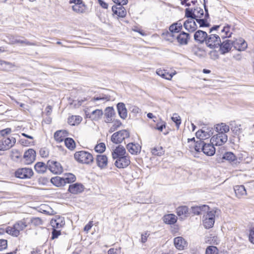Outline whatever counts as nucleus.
<instances>
[{
	"label": "nucleus",
	"instance_id": "1",
	"mask_svg": "<svg viewBox=\"0 0 254 254\" xmlns=\"http://www.w3.org/2000/svg\"><path fill=\"white\" fill-rule=\"evenodd\" d=\"M27 219H23L17 221L12 227L8 226L5 229V232L13 237H17L20 231H23L27 226Z\"/></svg>",
	"mask_w": 254,
	"mask_h": 254
},
{
	"label": "nucleus",
	"instance_id": "2",
	"mask_svg": "<svg viewBox=\"0 0 254 254\" xmlns=\"http://www.w3.org/2000/svg\"><path fill=\"white\" fill-rule=\"evenodd\" d=\"M74 157L77 162L82 164H90L94 160L91 153L83 150L76 151L74 153Z\"/></svg>",
	"mask_w": 254,
	"mask_h": 254
},
{
	"label": "nucleus",
	"instance_id": "3",
	"mask_svg": "<svg viewBox=\"0 0 254 254\" xmlns=\"http://www.w3.org/2000/svg\"><path fill=\"white\" fill-rule=\"evenodd\" d=\"M206 214H203V224L206 229H209L213 227L215 222V215L216 211L213 209H210L206 211Z\"/></svg>",
	"mask_w": 254,
	"mask_h": 254
},
{
	"label": "nucleus",
	"instance_id": "4",
	"mask_svg": "<svg viewBox=\"0 0 254 254\" xmlns=\"http://www.w3.org/2000/svg\"><path fill=\"white\" fill-rule=\"evenodd\" d=\"M221 37L216 34L207 35L205 42L206 45L210 49L218 48L221 43Z\"/></svg>",
	"mask_w": 254,
	"mask_h": 254
},
{
	"label": "nucleus",
	"instance_id": "5",
	"mask_svg": "<svg viewBox=\"0 0 254 254\" xmlns=\"http://www.w3.org/2000/svg\"><path fill=\"white\" fill-rule=\"evenodd\" d=\"M185 16L187 18H202L204 15L203 10L200 7L194 8H186L185 9Z\"/></svg>",
	"mask_w": 254,
	"mask_h": 254
},
{
	"label": "nucleus",
	"instance_id": "6",
	"mask_svg": "<svg viewBox=\"0 0 254 254\" xmlns=\"http://www.w3.org/2000/svg\"><path fill=\"white\" fill-rule=\"evenodd\" d=\"M129 136V132L126 129H123L114 133L111 136V140L113 143L118 144Z\"/></svg>",
	"mask_w": 254,
	"mask_h": 254
},
{
	"label": "nucleus",
	"instance_id": "7",
	"mask_svg": "<svg viewBox=\"0 0 254 254\" xmlns=\"http://www.w3.org/2000/svg\"><path fill=\"white\" fill-rule=\"evenodd\" d=\"M33 175L32 169L29 168H19L15 172V177L21 179H30Z\"/></svg>",
	"mask_w": 254,
	"mask_h": 254
},
{
	"label": "nucleus",
	"instance_id": "8",
	"mask_svg": "<svg viewBox=\"0 0 254 254\" xmlns=\"http://www.w3.org/2000/svg\"><path fill=\"white\" fill-rule=\"evenodd\" d=\"M227 140L228 136L226 134L217 133L211 137L210 142L214 145L220 146L226 142Z\"/></svg>",
	"mask_w": 254,
	"mask_h": 254
},
{
	"label": "nucleus",
	"instance_id": "9",
	"mask_svg": "<svg viewBox=\"0 0 254 254\" xmlns=\"http://www.w3.org/2000/svg\"><path fill=\"white\" fill-rule=\"evenodd\" d=\"M47 166L50 171L55 174H61L63 172V168L60 163L54 161L49 160Z\"/></svg>",
	"mask_w": 254,
	"mask_h": 254
},
{
	"label": "nucleus",
	"instance_id": "10",
	"mask_svg": "<svg viewBox=\"0 0 254 254\" xmlns=\"http://www.w3.org/2000/svg\"><path fill=\"white\" fill-rule=\"evenodd\" d=\"M15 138L3 137L0 140V150H6L11 148L15 143Z\"/></svg>",
	"mask_w": 254,
	"mask_h": 254
},
{
	"label": "nucleus",
	"instance_id": "11",
	"mask_svg": "<svg viewBox=\"0 0 254 254\" xmlns=\"http://www.w3.org/2000/svg\"><path fill=\"white\" fill-rule=\"evenodd\" d=\"M233 43H232V41L227 39L222 42H221L220 46L218 47L219 48V51L221 54L225 55L231 51Z\"/></svg>",
	"mask_w": 254,
	"mask_h": 254
},
{
	"label": "nucleus",
	"instance_id": "12",
	"mask_svg": "<svg viewBox=\"0 0 254 254\" xmlns=\"http://www.w3.org/2000/svg\"><path fill=\"white\" fill-rule=\"evenodd\" d=\"M115 162V166L118 168H124L127 167L130 163L129 157L127 155L116 158Z\"/></svg>",
	"mask_w": 254,
	"mask_h": 254
},
{
	"label": "nucleus",
	"instance_id": "13",
	"mask_svg": "<svg viewBox=\"0 0 254 254\" xmlns=\"http://www.w3.org/2000/svg\"><path fill=\"white\" fill-rule=\"evenodd\" d=\"M204 0V7L205 9V13L204 18H197L195 19L196 21L199 24L200 27H209L210 26L209 23L207 21V19L209 18V13L207 8L206 6V0Z\"/></svg>",
	"mask_w": 254,
	"mask_h": 254
},
{
	"label": "nucleus",
	"instance_id": "14",
	"mask_svg": "<svg viewBox=\"0 0 254 254\" xmlns=\"http://www.w3.org/2000/svg\"><path fill=\"white\" fill-rule=\"evenodd\" d=\"M207 35L208 34L206 32L201 30H198L194 34V40L199 44L205 43Z\"/></svg>",
	"mask_w": 254,
	"mask_h": 254
},
{
	"label": "nucleus",
	"instance_id": "15",
	"mask_svg": "<svg viewBox=\"0 0 254 254\" xmlns=\"http://www.w3.org/2000/svg\"><path fill=\"white\" fill-rule=\"evenodd\" d=\"M232 43H233V47L239 51H245L248 46L247 43L243 38L236 39L232 41Z\"/></svg>",
	"mask_w": 254,
	"mask_h": 254
},
{
	"label": "nucleus",
	"instance_id": "16",
	"mask_svg": "<svg viewBox=\"0 0 254 254\" xmlns=\"http://www.w3.org/2000/svg\"><path fill=\"white\" fill-rule=\"evenodd\" d=\"M23 158L27 164L32 163L36 158V152L33 149H29L25 152Z\"/></svg>",
	"mask_w": 254,
	"mask_h": 254
},
{
	"label": "nucleus",
	"instance_id": "17",
	"mask_svg": "<svg viewBox=\"0 0 254 254\" xmlns=\"http://www.w3.org/2000/svg\"><path fill=\"white\" fill-rule=\"evenodd\" d=\"M194 19V18H189L184 23L185 28L189 32H194L197 29V25Z\"/></svg>",
	"mask_w": 254,
	"mask_h": 254
},
{
	"label": "nucleus",
	"instance_id": "18",
	"mask_svg": "<svg viewBox=\"0 0 254 254\" xmlns=\"http://www.w3.org/2000/svg\"><path fill=\"white\" fill-rule=\"evenodd\" d=\"M68 190L71 193L77 194L83 191L84 186L81 184L76 183L70 185Z\"/></svg>",
	"mask_w": 254,
	"mask_h": 254
},
{
	"label": "nucleus",
	"instance_id": "19",
	"mask_svg": "<svg viewBox=\"0 0 254 254\" xmlns=\"http://www.w3.org/2000/svg\"><path fill=\"white\" fill-rule=\"evenodd\" d=\"M209 210V207L206 205H202L201 206H196L191 207L192 212L194 215L204 214L206 211Z\"/></svg>",
	"mask_w": 254,
	"mask_h": 254
},
{
	"label": "nucleus",
	"instance_id": "20",
	"mask_svg": "<svg viewBox=\"0 0 254 254\" xmlns=\"http://www.w3.org/2000/svg\"><path fill=\"white\" fill-rule=\"evenodd\" d=\"M174 243L176 248L179 250H183L187 247V243L182 237L174 238Z\"/></svg>",
	"mask_w": 254,
	"mask_h": 254
},
{
	"label": "nucleus",
	"instance_id": "21",
	"mask_svg": "<svg viewBox=\"0 0 254 254\" xmlns=\"http://www.w3.org/2000/svg\"><path fill=\"white\" fill-rule=\"evenodd\" d=\"M97 165L101 169L106 168L108 164V159L106 155H98L96 158Z\"/></svg>",
	"mask_w": 254,
	"mask_h": 254
},
{
	"label": "nucleus",
	"instance_id": "22",
	"mask_svg": "<svg viewBox=\"0 0 254 254\" xmlns=\"http://www.w3.org/2000/svg\"><path fill=\"white\" fill-rule=\"evenodd\" d=\"M112 10L114 14L120 17H124L127 14V11L123 5H113Z\"/></svg>",
	"mask_w": 254,
	"mask_h": 254
},
{
	"label": "nucleus",
	"instance_id": "23",
	"mask_svg": "<svg viewBox=\"0 0 254 254\" xmlns=\"http://www.w3.org/2000/svg\"><path fill=\"white\" fill-rule=\"evenodd\" d=\"M68 136V132L66 130H59L54 134V138L58 142L64 141L65 139Z\"/></svg>",
	"mask_w": 254,
	"mask_h": 254
},
{
	"label": "nucleus",
	"instance_id": "24",
	"mask_svg": "<svg viewBox=\"0 0 254 254\" xmlns=\"http://www.w3.org/2000/svg\"><path fill=\"white\" fill-rule=\"evenodd\" d=\"M126 149L122 145H119L117 147L112 153V157L114 159L126 156Z\"/></svg>",
	"mask_w": 254,
	"mask_h": 254
},
{
	"label": "nucleus",
	"instance_id": "25",
	"mask_svg": "<svg viewBox=\"0 0 254 254\" xmlns=\"http://www.w3.org/2000/svg\"><path fill=\"white\" fill-rule=\"evenodd\" d=\"M128 151L132 155H137L141 150V146L138 144L129 143L127 145Z\"/></svg>",
	"mask_w": 254,
	"mask_h": 254
},
{
	"label": "nucleus",
	"instance_id": "26",
	"mask_svg": "<svg viewBox=\"0 0 254 254\" xmlns=\"http://www.w3.org/2000/svg\"><path fill=\"white\" fill-rule=\"evenodd\" d=\"M176 39L180 45H187L190 39V34L185 32H182L176 36Z\"/></svg>",
	"mask_w": 254,
	"mask_h": 254
},
{
	"label": "nucleus",
	"instance_id": "27",
	"mask_svg": "<svg viewBox=\"0 0 254 254\" xmlns=\"http://www.w3.org/2000/svg\"><path fill=\"white\" fill-rule=\"evenodd\" d=\"M50 223L53 228H61L65 224L64 218L59 217L55 219H52L51 220Z\"/></svg>",
	"mask_w": 254,
	"mask_h": 254
},
{
	"label": "nucleus",
	"instance_id": "28",
	"mask_svg": "<svg viewBox=\"0 0 254 254\" xmlns=\"http://www.w3.org/2000/svg\"><path fill=\"white\" fill-rule=\"evenodd\" d=\"M202 152L207 156H212L215 153V148L213 144L205 143L204 148H202Z\"/></svg>",
	"mask_w": 254,
	"mask_h": 254
},
{
	"label": "nucleus",
	"instance_id": "29",
	"mask_svg": "<svg viewBox=\"0 0 254 254\" xmlns=\"http://www.w3.org/2000/svg\"><path fill=\"white\" fill-rule=\"evenodd\" d=\"M117 107L120 117L123 119H126L127 116V113L125 104L123 103H119L117 104Z\"/></svg>",
	"mask_w": 254,
	"mask_h": 254
},
{
	"label": "nucleus",
	"instance_id": "30",
	"mask_svg": "<svg viewBox=\"0 0 254 254\" xmlns=\"http://www.w3.org/2000/svg\"><path fill=\"white\" fill-rule=\"evenodd\" d=\"M103 114V112L102 110L97 109L92 112L90 114H86V117L92 120L97 121L101 118Z\"/></svg>",
	"mask_w": 254,
	"mask_h": 254
},
{
	"label": "nucleus",
	"instance_id": "31",
	"mask_svg": "<svg viewBox=\"0 0 254 254\" xmlns=\"http://www.w3.org/2000/svg\"><path fill=\"white\" fill-rule=\"evenodd\" d=\"M163 220L166 224L172 225L177 222V217L174 214H168L163 216Z\"/></svg>",
	"mask_w": 254,
	"mask_h": 254
},
{
	"label": "nucleus",
	"instance_id": "32",
	"mask_svg": "<svg viewBox=\"0 0 254 254\" xmlns=\"http://www.w3.org/2000/svg\"><path fill=\"white\" fill-rule=\"evenodd\" d=\"M114 114L115 111L113 107H108L106 108L105 110V122L107 123L112 122V117Z\"/></svg>",
	"mask_w": 254,
	"mask_h": 254
},
{
	"label": "nucleus",
	"instance_id": "33",
	"mask_svg": "<svg viewBox=\"0 0 254 254\" xmlns=\"http://www.w3.org/2000/svg\"><path fill=\"white\" fill-rule=\"evenodd\" d=\"M216 131L219 133H225L230 130V127L225 123L217 124L215 126Z\"/></svg>",
	"mask_w": 254,
	"mask_h": 254
},
{
	"label": "nucleus",
	"instance_id": "34",
	"mask_svg": "<svg viewBox=\"0 0 254 254\" xmlns=\"http://www.w3.org/2000/svg\"><path fill=\"white\" fill-rule=\"evenodd\" d=\"M230 28L231 27L230 25H227L224 26L223 29L221 30L220 35L222 39L231 37L232 32L230 31Z\"/></svg>",
	"mask_w": 254,
	"mask_h": 254
},
{
	"label": "nucleus",
	"instance_id": "35",
	"mask_svg": "<svg viewBox=\"0 0 254 254\" xmlns=\"http://www.w3.org/2000/svg\"><path fill=\"white\" fill-rule=\"evenodd\" d=\"M47 165L41 162H38L34 166L35 171L39 174L44 173L47 169Z\"/></svg>",
	"mask_w": 254,
	"mask_h": 254
},
{
	"label": "nucleus",
	"instance_id": "36",
	"mask_svg": "<svg viewBox=\"0 0 254 254\" xmlns=\"http://www.w3.org/2000/svg\"><path fill=\"white\" fill-rule=\"evenodd\" d=\"M177 215L182 219L188 216L189 214L188 208L186 206L178 207L177 208Z\"/></svg>",
	"mask_w": 254,
	"mask_h": 254
},
{
	"label": "nucleus",
	"instance_id": "37",
	"mask_svg": "<svg viewBox=\"0 0 254 254\" xmlns=\"http://www.w3.org/2000/svg\"><path fill=\"white\" fill-rule=\"evenodd\" d=\"M156 73L160 76L167 80H171L173 75V73H169L165 69H158L156 70Z\"/></svg>",
	"mask_w": 254,
	"mask_h": 254
},
{
	"label": "nucleus",
	"instance_id": "38",
	"mask_svg": "<svg viewBox=\"0 0 254 254\" xmlns=\"http://www.w3.org/2000/svg\"><path fill=\"white\" fill-rule=\"evenodd\" d=\"M51 183L56 187H60L65 185L64 178L59 176L53 177L51 179Z\"/></svg>",
	"mask_w": 254,
	"mask_h": 254
},
{
	"label": "nucleus",
	"instance_id": "39",
	"mask_svg": "<svg viewBox=\"0 0 254 254\" xmlns=\"http://www.w3.org/2000/svg\"><path fill=\"white\" fill-rule=\"evenodd\" d=\"M234 189L235 194L238 197H241L247 194L246 190L244 186H236Z\"/></svg>",
	"mask_w": 254,
	"mask_h": 254
},
{
	"label": "nucleus",
	"instance_id": "40",
	"mask_svg": "<svg viewBox=\"0 0 254 254\" xmlns=\"http://www.w3.org/2000/svg\"><path fill=\"white\" fill-rule=\"evenodd\" d=\"M72 10L75 12L81 13L85 12L86 6L82 1L76 3L72 6Z\"/></svg>",
	"mask_w": 254,
	"mask_h": 254
},
{
	"label": "nucleus",
	"instance_id": "41",
	"mask_svg": "<svg viewBox=\"0 0 254 254\" xmlns=\"http://www.w3.org/2000/svg\"><path fill=\"white\" fill-rule=\"evenodd\" d=\"M82 121V118L79 116H72L68 118V123L71 126L78 125Z\"/></svg>",
	"mask_w": 254,
	"mask_h": 254
},
{
	"label": "nucleus",
	"instance_id": "42",
	"mask_svg": "<svg viewBox=\"0 0 254 254\" xmlns=\"http://www.w3.org/2000/svg\"><path fill=\"white\" fill-rule=\"evenodd\" d=\"M64 141L65 145L69 150H73L75 148V142L72 138L66 137Z\"/></svg>",
	"mask_w": 254,
	"mask_h": 254
},
{
	"label": "nucleus",
	"instance_id": "43",
	"mask_svg": "<svg viewBox=\"0 0 254 254\" xmlns=\"http://www.w3.org/2000/svg\"><path fill=\"white\" fill-rule=\"evenodd\" d=\"M182 28V25L180 22H176L172 24L169 27V31L173 33L179 32Z\"/></svg>",
	"mask_w": 254,
	"mask_h": 254
},
{
	"label": "nucleus",
	"instance_id": "44",
	"mask_svg": "<svg viewBox=\"0 0 254 254\" xmlns=\"http://www.w3.org/2000/svg\"><path fill=\"white\" fill-rule=\"evenodd\" d=\"M164 150L161 146H155L151 149V153L153 155L160 156L164 154Z\"/></svg>",
	"mask_w": 254,
	"mask_h": 254
},
{
	"label": "nucleus",
	"instance_id": "45",
	"mask_svg": "<svg viewBox=\"0 0 254 254\" xmlns=\"http://www.w3.org/2000/svg\"><path fill=\"white\" fill-rule=\"evenodd\" d=\"M63 178L65 182V185L66 184L73 183L76 180L75 176L73 174L70 173L65 174Z\"/></svg>",
	"mask_w": 254,
	"mask_h": 254
},
{
	"label": "nucleus",
	"instance_id": "46",
	"mask_svg": "<svg viewBox=\"0 0 254 254\" xmlns=\"http://www.w3.org/2000/svg\"><path fill=\"white\" fill-rule=\"evenodd\" d=\"M14 65L10 63L3 61H0V69L2 70H8L13 67Z\"/></svg>",
	"mask_w": 254,
	"mask_h": 254
},
{
	"label": "nucleus",
	"instance_id": "47",
	"mask_svg": "<svg viewBox=\"0 0 254 254\" xmlns=\"http://www.w3.org/2000/svg\"><path fill=\"white\" fill-rule=\"evenodd\" d=\"M205 144V142L203 140H199L197 141L194 146L195 150L197 152L202 151V148H204Z\"/></svg>",
	"mask_w": 254,
	"mask_h": 254
},
{
	"label": "nucleus",
	"instance_id": "48",
	"mask_svg": "<svg viewBox=\"0 0 254 254\" xmlns=\"http://www.w3.org/2000/svg\"><path fill=\"white\" fill-rule=\"evenodd\" d=\"M231 129L235 134H239L241 132V128H240V125H236L235 122H232L230 124Z\"/></svg>",
	"mask_w": 254,
	"mask_h": 254
},
{
	"label": "nucleus",
	"instance_id": "49",
	"mask_svg": "<svg viewBox=\"0 0 254 254\" xmlns=\"http://www.w3.org/2000/svg\"><path fill=\"white\" fill-rule=\"evenodd\" d=\"M223 158L224 159L228 160L229 161H234L235 160H236V157L235 155L231 152H228L225 153L224 154V156L223 157Z\"/></svg>",
	"mask_w": 254,
	"mask_h": 254
},
{
	"label": "nucleus",
	"instance_id": "50",
	"mask_svg": "<svg viewBox=\"0 0 254 254\" xmlns=\"http://www.w3.org/2000/svg\"><path fill=\"white\" fill-rule=\"evenodd\" d=\"M163 35L165 36V38L171 42H173L174 40L176 38V36L170 31H167L166 33H164Z\"/></svg>",
	"mask_w": 254,
	"mask_h": 254
},
{
	"label": "nucleus",
	"instance_id": "51",
	"mask_svg": "<svg viewBox=\"0 0 254 254\" xmlns=\"http://www.w3.org/2000/svg\"><path fill=\"white\" fill-rule=\"evenodd\" d=\"M201 130L202 133L206 135V138L209 137L213 134L212 128L210 129L207 127H203Z\"/></svg>",
	"mask_w": 254,
	"mask_h": 254
},
{
	"label": "nucleus",
	"instance_id": "52",
	"mask_svg": "<svg viewBox=\"0 0 254 254\" xmlns=\"http://www.w3.org/2000/svg\"><path fill=\"white\" fill-rule=\"evenodd\" d=\"M218 250L215 246H209L205 251L206 254H218Z\"/></svg>",
	"mask_w": 254,
	"mask_h": 254
},
{
	"label": "nucleus",
	"instance_id": "53",
	"mask_svg": "<svg viewBox=\"0 0 254 254\" xmlns=\"http://www.w3.org/2000/svg\"><path fill=\"white\" fill-rule=\"evenodd\" d=\"M172 120L175 123L176 126L179 128L181 124V117L176 113L173 114L171 118Z\"/></svg>",
	"mask_w": 254,
	"mask_h": 254
},
{
	"label": "nucleus",
	"instance_id": "54",
	"mask_svg": "<svg viewBox=\"0 0 254 254\" xmlns=\"http://www.w3.org/2000/svg\"><path fill=\"white\" fill-rule=\"evenodd\" d=\"M95 150L99 153H102L106 149V146L105 143H100L96 145L95 147Z\"/></svg>",
	"mask_w": 254,
	"mask_h": 254
},
{
	"label": "nucleus",
	"instance_id": "55",
	"mask_svg": "<svg viewBox=\"0 0 254 254\" xmlns=\"http://www.w3.org/2000/svg\"><path fill=\"white\" fill-rule=\"evenodd\" d=\"M122 125L121 122L120 121H116L114 122V124L112 127L110 129V132H113L115 130L117 129L121 125Z\"/></svg>",
	"mask_w": 254,
	"mask_h": 254
},
{
	"label": "nucleus",
	"instance_id": "56",
	"mask_svg": "<svg viewBox=\"0 0 254 254\" xmlns=\"http://www.w3.org/2000/svg\"><path fill=\"white\" fill-rule=\"evenodd\" d=\"M15 43H20L21 44H24L26 45H29V46H35L36 44L34 43H31L27 41V40H16Z\"/></svg>",
	"mask_w": 254,
	"mask_h": 254
},
{
	"label": "nucleus",
	"instance_id": "57",
	"mask_svg": "<svg viewBox=\"0 0 254 254\" xmlns=\"http://www.w3.org/2000/svg\"><path fill=\"white\" fill-rule=\"evenodd\" d=\"M7 247V240L4 239L0 240V251L5 249Z\"/></svg>",
	"mask_w": 254,
	"mask_h": 254
},
{
	"label": "nucleus",
	"instance_id": "58",
	"mask_svg": "<svg viewBox=\"0 0 254 254\" xmlns=\"http://www.w3.org/2000/svg\"><path fill=\"white\" fill-rule=\"evenodd\" d=\"M40 154L42 157H47L49 155V151L46 148H43L40 150Z\"/></svg>",
	"mask_w": 254,
	"mask_h": 254
},
{
	"label": "nucleus",
	"instance_id": "59",
	"mask_svg": "<svg viewBox=\"0 0 254 254\" xmlns=\"http://www.w3.org/2000/svg\"><path fill=\"white\" fill-rule=\"evenodd\" d=\"M56 228H53V230L52 231V239H55L57 238L59 235H61V231L57 230L56 229Z\"/></svg>",
	"mask_w": 254,
	"mask_h": 254
},
{
	"label": "nucleus",
	"instance_id": "60",
	"mask_svg": "<svg viewBox=\"0 0 254 254\" xmlns=\"http://www.w3.org/2000/svg\"><path fill=\"white\" fill-rule=\"evenodd\" d=\"M11 131V129L10 128H6L2 130H0V135L3 137L5 135L10 133Z\"/></svg>",
	"mask_w": 254,
	"mask_h": 254
},
{
	"label": "nucleus",
	"instance_id": "61",
	"mask_svg": "<svg viewBox=\"0 0 254 254\" xmlns=\"http://www.w3.org/2000/svg\"><path fill=\"white\" fill-rule=\"evenodd\" d=\"M31 222L35 225H39L42 224V220L39 218H33L31 220Z\"/></svg>",
	"mask_w": 254,
	"mask_h": 254
},
{
	"label": "nucleus",
	"instance_id": "62",
	"mask_svg": "<svg viewBox=\"0 0 254 254\" xmlns=\"http://www.w3.org/2000/svg\"><path fill=\"white\" fill-rule=\"evenodd\" d=\"M196 136L197 138H199V140H203L206 139V135H204L202 133V132L201 131V129L199 130H198L196 132Z\"/></svg>",
	"mask_w": 254,
	"mask_h": 254
},
{
	"label": "nucleus",
	"instance_id": "63",
	"mask_svg": "<svg viewBox=\"0 0 254 254\" xmlns=\"http://www.w3.org/2000/svg\"><path fill=\"white\" fill-rule=\"evenodd\" d=\"M249 240L252 243L254 244V228L250 230Z\"/></svg>",
	"mask_w": 254,
	"mask_h": 254
},
{
	"label": "nucleus",
	"instance_id": "64",
	"mask_svg": "<svg viewBox=\"0 0 254 254\" xmlns=\"http://www.w3.org/2000/svg\"><path fill=\"white\" fill-rule=\"evenodd\" d=\"M120 249V248L119 249ZM108 254H120V250L117 249H110L108 252Z\"/></svg>",
	"mask_w": 254,
	"mask_h": 254
}]
</instances>
